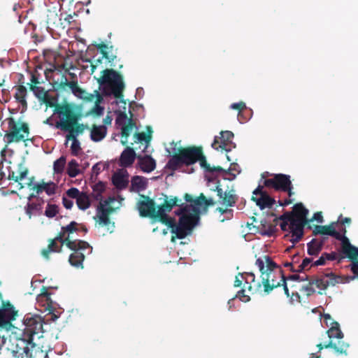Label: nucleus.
<instances>
[{"label":"nucleus","mask_w":358,"mask_h":358,"mask_svg":"<svg viewBox=\"0 0 358 358\" xmlns=\"http://www.w3.org/2000/svg\"><path fill=\"white\" fill-rule=\"evenodd\" d=\"M199 162L200 166L207 173H228L220 166H211L206 161L201 147L189 146L178 148L169 159L166 168L173 171L182 168L184 165L189 166Z\"/></svg>","instance_id":"1"},{"label":"nucleus","mask_w":358,"mask_h":358,"mask_svg":"<svg viewBox=\"0 0 358 358\" xmlns=\"http://www.w3.org/2000/svg\"><path fill=\"white\" fill-rule=\"evenodd\" d=\"M256 265L261 272L263 292L266 294H270L273 289L282 287L283 293L289 297V292L286 282V277L283 271L268 255L256 260Z\"/></svg>","instance_id":"2"},{"label":"nucleus","mask_w":358,"mask_h":358,"mask_svg":"<svg viewBox=\"0 0 358 358\" xmlns=\"http://www.w3.org/2000/svg\"><path fill=\"white\" fill-rule=\"evenodd\" d=\"M24 324L21 337L12 343L11 352L15 358H27L34 336L43 332V319L39 315H26Z\"/></svg>","instance_id":"3"},{"label":"nucleus","mask_w":358,"mask_h":358,"mask_svg":"<svg viewBox=\"0 0 358 358\" xmlns=\"http://www.w3.org/2000/svg\"><path fill=\"white\" fill-rule=\"evenodd\" d=\"M79 224L72 221L66 226L62 227L61 231L58 234L61 235L62 239H65L66 245L73 252L70 255L69 262L71 266L76 268H83V262L85 259V252L87 250V254H90L92 248L90 245L81 240H71V234L79 231Z\"/></svg>","instance_id":"4"},{"label":"nucleus","mask_w":358,"mask_h":358,"mask_svg":"<svg viewBox=\"0 0 358 358\" xmlns=\"http://www.w3.org/2000/svg\"><path fill=\"white\" fill-rule=\"evenodd\" d=\"M178 206L179 208L175 211V214L180 216L178 222L176 223L173 217L174 226L169 228L178 239H183L191 234L197 224L199 220V209L192 204L184 203L182 201L180 205Z\"/></svg>","instance_id":"5"},{"label":"nucleus","mask_w":358,"mask_h":358,"mask_svg":"<svg viewBox=\"0 0 358 358\" xmlns=\"http://www.w3.org/2000/svg\"><path fill=\"white\" fill-rule=\"evenodd\" d=\"M56 112L60 120L56 122V128L62 131H72L78 136L82 134L87 127L84 124L78 123L79 115L68 103L64 106H59Z\"/></svg>","instance_id":"6"},{"label":"nucleus","mask_w":358,"mask_h":358,"mask_svg":"<svg viewBox=\"0 0 358 358\" xmlns=\"http://www.w3.org/2000/svg\"><path fill=\"white\" fill-rule=\"evenodd\" d=\"M101 73L102 76L97 78V83L104 87L103 94H113L116 99H122L125 87L122 76L113 69H104Z\"/></svg>","instance_id":"7"},{"label":"nucleus","mask_w":358,"mask_h":358,"mask_svg":"<svg viewBox=\"0 0 358 358\" xmlns=\"http://www.w3.org/2000/svg\"><path fill=\"white\" fill-rule=\"evenodd\" d=\"M340 277L336 275L332 272H327L320 275H313L308 277V284L303 285L300 292L307 297L313 295L315 292V288H317L318 294H325L326 289L329 286H334L339 282Z\"/></svg>","instance_id":"8"},{"label":"nucleus","mask_w":358,"mask_h":358,"mask_svg":"<svg viewBox=\"0 0 358 358\" xmlns=\"http://www.w3.org/2000/svg\"><path fill=\"white\" fill-rule=\"evenodd\" d=\"M3 122L8 124L3 136L7 144L26 141L29 139L30 129L28 123L21 119L16 120L13 117H7Z\"/></svg>","instance_id":"9"},{"label":"nucleus","mask_w":358,"mask_h":358,"mask_svg":"<svg viewBox=\"0 0 358 358\" xmlns=\"http://www.w3.org/2000/svg\"><path fill=\"white\" fill-rule=\"evenodd\" d=\"M213 191L217 192V195L219 197L218 202L225 208L218 207L216 210L222 215H227V219H230L233 216V210L229 209L230 207H234L238 200V196L236 194L234 188L224 190L221 185L220 181L217 180L215 188L212 189Z\"/></svg>","instance_id":"10"},{"label":"nucleus","mask_w":358,"mask_h":358,"mask_svg":"<svg viewBox=\"0 0 358 358\" xmlns=\"http://www.w3.org/2000/svg\"><path fill=\"white\" fill-rule=\"evenodd\" d=\"M164 201L158 208V215H159V222L168 227L174 226L173 217H169L167 213L171 212L174 206L180 205L181 199L174 196H168L162 194Z\"/></svg>","instance_id":"11"},{"label":"nucleus","mask_w":358,"mask_h":358,"mask_svg":"<svg viewBox=\"0 0 358 358\" xmlns=\"http://www.w3.org/2000/svg\"><path fill=\"white\" fill-rule=\"evenodd\" d=\"M142 200L138 203V210L142 217H150L154 220L159 222V215H158V209L153 199L148 196L142 195Z\"/></svg>","instance_id":"12"},{"label":"nucleus","mask_w":358,"mask_h":358,"mask_svg":"<svg viewBox=\"0 0 358 358\" xmlns=\"http://www.w3.org/2000/svg\"><path fill=\"white\" fill-rule=\"evenodd\" d=\"M234 137V135L232 131H222L219 136H215L211 145L212 148L217 150H221L229 152L236 148V144L233 142Z\"/></svg>","instance_id":"13"},{"label":"nucleus","mask_w":358,"mask_h":358,"mask_svg":"<svg viewBox=\"0 0 358 358\" xmlns=\"http://www.w3.org/2000/svg\"><path fill=\"white\" fill-rule=\"evenodd\" d=\"M272 178L266 179L263 181L264 186L268 188H273L276 191L288 189V186L291 185L290 176L283 173L272 174Z\"/></svg>","instance_id":"14"},{"label":"nucleus","mask_w":358,"mask_h":358,"mask_svg":"<svg viewBox=\"0 0 358 358\" xmlns=\"http://www.w3.org/2000/svg\"><path fill=\"white\" fill-rule=\"evenodd\" d=\"M264 185H259L253 191V195L252 196V200L256 203V205L259 206L261 210L271 208L275 203V200L269 196L268 192L264 189Z\"/></svg>","instance_id":"15"},{"label":"nucleus","mask_w":358,"mask_h":358,"mask_svg":"<svg viewBox=\"0 0 358 358\" xmlns=\"http://www.w3.org/2000/svg\"><path fill=\"white\" fill-rule=\"evenodd\" d=\"M334 224L335 223L332 222L329 225H315L313 231V234L314 236H317L318 234L327 235L335 238L336 240L341 242V249L343 245H345L350 242V241L348 237L341 235L335 229Z\"/></svg>","instance_id":"16"},{"label":"nucleus","mask_w":358,"mask_h":358,"mask_svg":"<svg viewBox=\"0 0 358 358\" xmlns=\"http://www.w3.org/2000/svg\"><path fill=\"white\" fill-rule=\"evenodd\" d=\"M17 311L9 302L3 301L2 307L0 308V327L8 329L11 326V321L15 320Z\"/></svg>","instance_id":"17"},{"label":"nucleus","mask_w":358,"mask_h":358,"mask_svg":"<svg viewBox=\"0 0 358 358\" xmlns=\"http://www.w3.org/2000/svg\"><path fill=\"white\" fill-rule=\"evenodd\" d=\"M341 252L344 255V257H340L338 262L340 263L344 257L348 258L352 262L350 264L352 272L358 277V248L352 245L349 242L345 245H343Z\"/></svg>","instance_id":"18"},{"label":"nucleus","mask_w":358,"mask_h":358,"mask_svg":"<svg viewBox=\"0 0 358 358\" xmlns=\"http://www.w3.org/2000/svg\"><path fill=\"white\" fill-rule=\"evenodd\" d=\"M114 197H108L103 201L99 203L97 208V216L100 224L107 226L110 223L109 215L114 211V208L110 206V203L115 201Z\"/></svg>","instance_id":"19"},{"label":"nucleus","mask_w":358,"mask_h":358,"mask_svg":"<svg viewBox=\"0 0 358 358\" xmlns=\"http://www.w3.org/2000/svg\"><path fill=\"white\" fill-rule=\"evenodd\" d=\"M64 244L66 245L65 239H62L61 235L57 234L55 238L49 240V244L47 248L42 250V256L45 259L48 260L50 259V253L62 252Z\"/></svg>","instance_id":"20"},{"label":"nucleus","mask_w":358,"mask_h":358,"mask_svg":"<svg viewBox=\"0 0 358 358\" xmlns=\"http://www.w3.org/2000/svg\"><path fill=\"white\" fill-rule=\"evenodd\" d=\"M309 221H299L294 220L289 226L290 232L292 233L291 242L292 243H298L303 236L304 227L308 224Z\"/></svg>","instance_id":"21"},{"label":"nucleus","mask_w":358,"mask_h":358,"mask_svg":"<svg viewBox=\"0 0 358 358\" xmlns=\"http://www.w3.org/2000/svg\"><path fill=\"white\" fill-rule=\"evenodd\" d=\"M348 347L349 345L343 341H338L337 343H334L332 340H328L324 343H320L317 345V348L319 349V351H321L324 348H332L337 355H347V350Z\"/></svg>","instance_id":"22"},{"label":"nucleus","mask_w":358,"mask_h":358,"mask_svg":"<svg viewBox=\"0 0 358 358\" xmlns=\"http://www.w3.org/2000/svg\"><path fill=\"white\" fill-rule=\"evenodd\" d=\"M184 199L187 202H189L190 204L198 208L199 206H204V208L206 209L209 206H213L216 203L213 198H206L203 193H201L196 199H193L190 194L186 193L184 195Z\"/></svg>","instance_id":"23"},{"label":"nucleus","mask_w":358,"mask_h":358,"mask_svg":"<svg viewBox=\"0 0 358 358\" xmlns=\"http://www.w3.org/2000/svg\"><path fill=\"white\" fill-rule=\"evenodd\" d=\"M51 294L48 292V287L43 286L41 293L36 297L38 306L43 307L45 310H53V301L50 297Z\"/></svg>","instance_id":"24"},{"label":"nucleus","mask_w":358,"mask_h":358,"mask_svg":"<svg viewBox=\"0 0 358 358\" xmlns=\"http://www.w3.org/2000/svg\"><path fill=\"white\" fill-rule=\"evenodd\" d=\"M137 157L134 148L127 147L120 155L119 165L121 167H129L134 164Z\"/></svg>","instance_id":"25"},{"label":"nucleus","mask_w":358,"mask_h":358,"mask_svg":"<svg viewBox=\"0 0 358 358\" xmlns=\"http://www.w3.org/2000/svg\"><path fill=\"white\" fill-rule=\"evenodd\" d=\"M67 87H69L71 92L78 98L80 94L84 93V90L79 87L78 80L68 81L66 77L63 75L59 84V88L62 90H66Z\"/></svg>","instance_id":"26"},{"label":"nucleus","mask_w":358,"mask_h":358,"mask_svg":"<svg viewBox=\"0 0 358 358\" xmlns=\"http://www.w3.org/2000/svg\"><path fill=\"white\" fill-rule=\"evenodd\" d=\"M138 164L142 171L145 173H150L156 168V162L150 155L137 157Z\"/></svg>","instance_id":"27"},{"label":"nucleus","mask_w":358,"mask_h":358,"mask_svg":"<svg viewBox=\"0 0 358 358\" xmlns=\"http://www.w3.org/2000/svg\"><path fill=\"white\" fill-rule=\"evenodd\" d=\"M327 238H313L307 243V252L310 256H317L322 251Z\"/></svg>","instance_id":"28"},{"label":"nucleus","mask_w":358,"mask_h":358,"mask_svg":"<svg viewBox=\"0 0 358 358\" xmlns=\"http://www.w3.org/2000/svg\"><path fill=\"white\" fill-rule=\"evenodd\" d=\"M112 182L113 185L119 190L124 189L127 187L129 184V175L125 171V173L117 172L112 176Z\"/></svg>","instance_id":"29"},{"label":"nucleus","mask_w":358,"mask_h":358,"mask_svg":"<svg viewBox=\"0 0 358 358\" xmlns=\"http://www.w3.org/2000/svg\"><path fill=\"white\" fill-rule=\"evenodd\" d=\"M107 134V128L104 125L97 126L93 124L91 128L90 138L94 142H99L103 140Z\"/></svg>","instance_id":"30"},{"label":"nucleus","mask_w":358,"mask_h":358,"mask_svg":"<svg viewBox=\"0 0 358 358\" xmlns=\"http://www.w3.org/2000/svg\"><path fill=\"white\" fill-rule=\"evenodd\" d=\"M15 93L14 94V98L16 101L20 103L24 110H27V102L26 100V96L27 95V90L25 86L20 85H17L15 87Z\"/></svg>","instance_id":"31"},{"label":"nucleus","mask_w":358,"mask_h":358,"mask_svg":"<svg viewBox=\"0 0 358 358\" xmlns=\"http://www.w3.org/2000/svg\"><path fill=\"white\" fill-rule=\"evenodd\" d=\"M129 113L131 115V117L129 118L127 124L123 125L121 129V135L122 138L121 143L124 145L127 144L128 138L130 136L132 129L136 127V123L132 119L133 115L131 111Z\"/></svg>","instance_id":"32"},{"label":"nucleus","mask_w":358,"mask_h":358,"mask_svg":"<svg viewBox=\"0 0 358 358\" xmlns=\"http://www.w3.org/2000/svg\"><path fill=\"white\" fill-rule=\"evenodd\" d=\"M343 334L340 329V325L337 322H333L331 323V327L325 331V334L323 335L324 338H328L329 340H331L332 338H338L342 339L343 338Z\"/></svg>","instance_id":"33"},{"label":"nucleus","mask_w":358,"mask_h":358,"mask_svg":"<svg viewBox=\"0 0 358 358\" xmlns=\"http://www.w3.org/2000/svg\"><path fill=\"white\" fill-rule=\"evenodd\" d=\"M292 214L294 215V220L299 221H309V220L307 219L308 210L301 203H296L293 206Z\"/></svg>","instance_id":"34"},{"label":"nucleus","mask_w":358,"mask_h":358,"mask_svg":"<svg viewBox=\"0 0 358 358\" xmlns=\"http://www.w3.org/2000/svg\"><path fill=\"white\" fill-rule=\"evenodd\" d=\"M27 358H49V357L46 350H43L39 345L33 342Z\"/></svg>","instance_id":"35"},{"label":"nucleus","mask_w":358,"mask_h":358,"mask_svg":"<svg viewBox=\"0 0 358 358\" xmlns=\"http://www.w3.org/2000/svg\"><path fill=\"white\" fill-rule=\"evenodd\" d=\"M131 190L139 192L144 190L147 187V181L146 179L140 176H134L131 178Z\"/></svg>","instance_id":"36"},{"label":"nucleus","mask_w":358,"mask_h":358,"mask_svg":"<svg viewBox=\"0 0 358 358\" xmlns=\"http://www.w3.org/2000/svg\"><path fill=\"white\" fill-rule=\"evenodd\" d=\"M148 134H145V132H136L134 134V138L136 143H143L145 142L146 145L145 149L147 148L148 143L151 141L152 136L151 134L152 132L151 127H148Z\"/></svg>","instance_id":"37"},{"label":"nucleus","mask_w":358,"mask_h":358,"mask_svg":"<svg viewBox=\"0 0 358 358\" xmlns=\"http://www.w3.org/2000/svg\"><path fill=\"white\" fill-rule=\"evenodd\" d=\"M103 101V96L100 92H97L96 99L94 101V106L90 110V113L96 116H101L103 113L104 108L100 106Z\"/></svg>","instance_id":"38"},{"label":"nucleus","mask_w":358,"mask_h":358,"mask_svg":"<svg viewBox=\"0 0 358 358\" xmlns=\"http://www.w3.org/2000/svg\"><path fill=\"white\" fill-rule=\"evenodd\" d=\"M230 108L231 109L236 110L238 111V120L241 123H244L248 121V117H244L243 119H241V117L244 113V110H246V105L243 101L234 103L230 106Z\"/></svg>","instance_id":"39"},{"label":"nucleus","mask_w":358,"mask_h":358,"mask_svg":"<svg viewBox=\"0 0 358 358\" xmlns=\"http://www.w3.org/2000/svg\"><path fill=\"white\" fill-rule=\"evenodd\" d=\"M28 174V169L27 168H24L22 171H21L18 176H15V172H10L8 174V180H14L15 182H18L19 189H23L24 185L20 181L23 180Z\"/></svg>","instance_id":"40"},{"label":"nucleus","mask_w":358,"mask_h":358,"mask_svg":"<svg viewBox=\"0 0 358 358\" xmlns=\"http://www.w3.org/2000/svg\"><path fill=\"white\" fill-rule=\"evenodd\" d=\"M76 204L79 209L86 210L90 206V200L88 195L82 192L81 194L76 199Z\"/></svg>","instance_id":"41"},{"label":"nucleus","mask_w":358,"mask_h":358,"mask_svg":"<svg viewBox=\"0 0 358 358\" xmlns=\"http://www.w3.org/2000/svg\"><path fill=\"white\" fill-rule=\"evenodd\" d=\"M39 101L44 103L47 107L55 108L54 113L57 114L56 109L59 106H64V104H59L56 103V100L48 93L46 94ZM66 103H65L66 105Z\"/></svg>","instance_id":"42"},{"label":"nucleus","mask_w":358,"mask_h":358,"mask_svg":"<svg viewBox=\"0 0 358 358\" xmlns=\"http://www.w3.org/2000/svg\"><path fill=\"white\" fill-rule=\"evenodd\" d=\"M96 48L99 50L100 52L102 55V57L105 58L108 61L109 63H112L114 59L116 58L115 55H110L107 51V49L108 48V45L105 44L104 43H101L95 45Z\"/></svg>","instance_id":"43"},{"label":"nucleus","mask_w":358,"mask_h":358,"mask_svg":"<svg viewBox=\"0 0 358 358\" xmlns=\"http://www.w3.org/2000/svg\"><path fill=\"white\" fill-rule=\"evenodd\" d=\"M80 173L78 163L76 159H71L67 166V174L71 178H74Z\"/></svg>","instance_id":"44"},{"label":"nucleus","mask_w":358,"mask_h":358,"mask_svg":"<svg viewBox=\"0 0 358 358\" xmlns=\"http://www.w3.org/2000/svg\"><path fill=\"white\" fill-rule=\"evenodd\" d=\"M245 289L252 294L262 293L263 292V285L262 281L259 282L254 280L248 286L245 287Z\"/></svg>","instance_id":"45"},{"label":"nucleus","mask_w":358,"mask_h":358,"mask_svg":"<svg viewBox=\"0 0 358 358\" xmlns=\"http://www.w3.org/2000/svg\"><path fill=\"white\" fill-rule=\"evenodd\" d=\"M43 201L38 203H28L25 207L26 214L28 215L29 218H31L33 213L34 211H40L42 208V203Z\"/></svg>","instance_id":"46"},{"label":"nucleus","mask_w":358,"mask_h":358,"mask_svg":"<svg viewBox=\"0 0 358 358\" xmlns=\"http://www.w3.org/2000/svg\"><path fill=\"white\" fill-rule=\"evenodd\" d=\"M66 165V157L64 156L60 157L53 164L54 173L57 174L62 173Z\"/></svg>","instance_id":"47"},{"label":"nucleus","mask_w":358,"mask_h":358,"mask_svg":"<svg viewBox=\"0 0 358 358\" xmlns=\"http://www.w3.org/2000/svg\"><path fill=\"white\" fill-rule=\"evenodd\" d=\"M29 90L33 92L34 94L38 100H41L46 94H48V92L45 91L44 87L40 86L30 85Z\"/></svg>","instance_id":"48"},{"label":"nucleus","mask_w":358,"mask_h":358,"mask_svg":"<svg viewBox=\"0 0 358 358\" xmlns=\"http://www.w3.org/2000/svg\"><path fill=\"white\" fill-rule=\"evenodd\" d=\"M59 212V208L55 204L48 203L45 210V215L48 217L52 218L56 216Z\"/></svg>","instance_id":"49"},{"label":"nucleus","mask_w":358,"mask_h":358,"mask_svg":"<svg viewBox=\"0 0 358 358\" xmlns=\"http://www.w3.org/2000/svg\"><path fill=\"white\" fill-rule=\"evenodd\" d=\"M43 187V192H45L49 196L54 195L56 193L57 185L53 182H44Z\"/></svg>","instance_id":"50"},{"label":"nucleus","mask_w":358,"mask_h":358,"mask_svg":"<svg viewBox=\"0 0 358 358\" xmlns=\"http://www.w3.org/2000/svg\"><path fill=\"white\" fill-rule=\"evenodd\" d=\"M97 92H99L98 90H94V93H88L84 90V93L80 94L79 99H81L87 102H92L94 99H96Z\"/></svg>","instance_id":"51"},{"label":"nucleus","mask_w":358,"mask_h":358,"mask_svg":"<svg viewBox=\"0 0 358 358\" xmlns=\"http://www.w3.org/2000/svg\"><path fill=\"white\" fill-rule=\"evenodd\" d=\"M80 143L78 139H74L71 145V152L72 155L78 156L80 151Z\"/></svg>","instance_id":"52"},{"label":"nucleus","mask_w":358,"mask_h":358,"mask_svg":"<svg viewBox=\"0 0 358 358\" xmlns=\"http://www.w3.org/2000/svg\"><path fill=\"white\" fill-rule=\"evenodd\" d=\"M128 117H127V115L126 114V113L124 112H120L117 116V118H116V120H115V122H116V124L119 125V126H123L124 124H126V121L127 120L128 121Z\"/></svg>","instance_id":"53"},{"label":"nucleus","mask_w":358,"mask_h":358,"mask_svg":"<svg viewBox=\"0 0 358 358\" xmlns=\"http://www.w3.org/2000/svg\"><path fill=\"white\" fill-rule=\"evenodd\" d=\"M313 262L312 258L306 257L303 259L302 263L298 266L296 272L299 273L306 269V267Z\"/></svg>","instance_id":"54"},{"label":"nucleus","mask_w":358,"mask_h":358,"mask_svg":"<svg viewBox=\"0 0 358 358\" xmlns=\"http://www.w3.org/2000/svg\"><path fill=\"white\" fill-rule=\"evenodd\" d=\"M81 193L82 192H80L79 189L76 187H71L66 192L68 197L75 199H77V198L81 194Z\"/></svg>","instance_id":"55"},{"label":"nucleus","mask_w":358,"mask_h":358,"mask_svg":"<svg viewBox=\"0 0 358 358\" xmlns=\"http://www.w3.org/2000/svg\"><path fill=\"white\" fill-rule=\"evenodd\" d=\"M93 191L96 192V198L98 199V197L101 196V194L105 191V185L101 182L96 183L93 187Z\"/></svg>","instance_id":"56"},{"label":"nucleus","mask_w":358,"mask_h":358,"mask_svg":"<svg viewBox=\"0 0 358 358\" xmlns=\"http://www.w3.org/2000/svg\"><path fill=\"white\" fill-rule=\"evenodd\" d=\"M279 220L289 222L290 224L294 220V215L292 214V212H286L279 217Z\"/></svg>","instance_id":"57"},{"label":"nucleus","mask_w":358,"mask_h":358,"mask_svg":"<svg viewBox=\"0 0 358 358\" xmlns=\"http://www.w3.org/2000/svg\"><path fill=\"white\" fill-rule=\"evenodd\" d=\"M245 287L244 289H241L237 292L236 296L237 298H238L241 301L243 302H248L250 300V296L245 294Z\"/></svg>","instance_id":"58"},{"label":"nucleus","mask_w":358,"mask_h":358,"mask_svg":"<svg viewBox=\"0 0 358 358\" xmlns=\"http://www.w3.org/2000/svg\"><path fill=\"white\" fill-rule=\"evenodd\" d=\"M308 276L307 275H301L298 273H295L293 275H290L289 276L286 278V280H292L304 281V280H308Z\"/></svg>","instance_id":"59"},{"label":"nucleus","mask_w":358,"mask_h":358,"mask_svg":"<svg viewBox=\"0 0 358 358\" xmlns=\"http://www.w3.org/2000/svg\"><path fill=\"white\" fill-rule=\"evenodd\" d=\"M43 182L44 181L42 180L40 183H36L34 186L31 187V190H33L34 192L36 193V194L39 195L41 193L43 192Z\"/></svg>","instance_id":"60"},{"label":"nucleus","mask_w":358,"mask_h":358,"mask_svg":"<svg viewBox=\"0 0 358 358\" xmlns=\"http://www.w3.org/2000/svg\"><path fill=\"white\" fill-rule=\"evenodd\" d=\"M245 275V282L244 285V287L248 286V285L250 284L251 282H252V281H254V280H255V276L253 273H246Z\"/></svg>","instance_id":"61"},{"label":"nucleus","mask_w":358,"mask_h":358,"mask_svg":"<svg viewBox=\"0 0 358 358\" xmlns=\"http://www.w3.org/2000/svg\"><path fill=\"white\" fill-rule=\"evenodd\" d=\"M41 83L39 80V75L36 73H31V83L28 84L29 87L30 85H34L38 86Z\"/></svg>","instance_id":"62"},{"label":"nucleus","mask_w":358,"mask_h":358,"mask_svg":"<svg viewBox=\"0 0 358 358\" xmlns=\"http://www.w3.org/2000/svg\"><path fill=\"white\" fill-rule=\"evenodd\" d=\"M62 203L66 209H71L73 205V201L65 196L62 198Z\"/></svg>","instance_id":"63"},{"label":"nucleus","mask_w":358,"mask_h":358,"mask_svg":"<svg viewBox=\"0 0 358 358\" xmlns=\"http://www.w3.org/2000/svg\"><path fill=\"white\" fill-rule=\"evenodd\" d=\"M324 256L325 257L326 261H333L336 260L338 258V255L335 252H332L331 253L324 252Z\"/></svg>","instance_id":"64"}]
</instances>
